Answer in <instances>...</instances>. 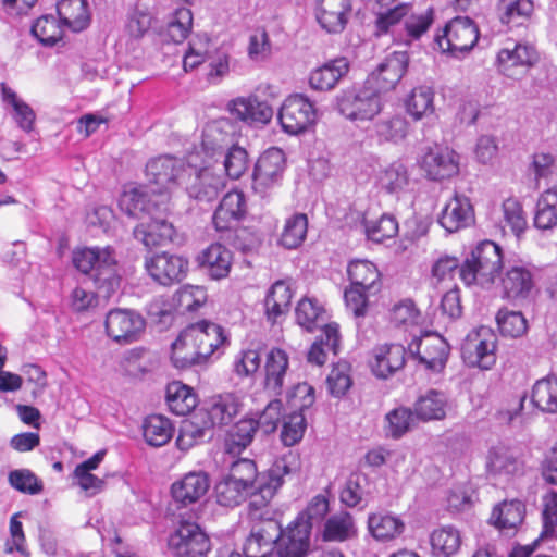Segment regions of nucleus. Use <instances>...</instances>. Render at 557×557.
Segmentation results:
<instances>
[{
  "label": "nucleus",
  "instance_id": "obj_56",
  "mask_svg": "<svg viewBox=\"0 0 557 557\" xmlns=\"http://www.w3.org/2000/svg\"><path fill=\"white\" fill-rule=\"evenodd\" d=\"M60 18L53 15H42L32 26V34L45 46H53L63 36Z\"/></svg>",
  "mask_w": 557,
  "mask_h": 557
},
{
  "label": "nucleus",
  "instance_id": "obj_24",
  "mask_svg": "<svg viewBox=\"0 0 557 557\" xmlns=\"http://www.w3.org/2000/svg\"><path fill=\"white\" fill-rule=\"evenodd\" d=\"M405 361L406 349L403 345L384 344L373 349L370 367L375 376L387 379L403 369Z\"/></svg>",
  "mask_w": 557,
  "mask_h": 557
},
{
  "label": "nucleus",
  "instance_id": "obj_29",
  "mask_svg": "<svg viewBox=\"0 0 557 557\" xmlns=\"http://www.w3.org/2000/svg\"><path fill=\"white\" fill-rule=\"evenodd\" d=\"M525 517V505L519 499L504 500L494 507L490 522L506 534H513Z\"/></svg>",
  "mask_w": 557,
  "mask_h": 557
},
{
  "label": "nucleus",
  "instance_id": "obj_51",
  "mask_svg": "<svg viewBox=\"0 0 557 557\" xmlns=\"http://www.w3.org/2000/svg\"><path fill=\"white\" fill-rule=\"evenodd\" d=\"M251 490L227 475L220 480L214 487L216 503L223 507H236L245 502Z\"/></svg>",
  "mask_w": 557,
  "mask_h": 557
},
{
  "label": "nucleus",
  "instance_id": "obj_50",
  "mask_svg": "<svg viewBox=\"0 0 557 557\" xmlns=\"http://www.w3.org/2000/svg\"><path fill=\"white\" fill-rule=\"evenodd\" d=\"M199 350L191 342L184 336V330L171 346V361L177 369H187L193 366L202 364L205 360L198 354Z\"/></svg>",
  "mask_w": 557,
  "mask_h": 557
},
{
  "label": "nucleus",
  "instance_id": "obj_34",
  "mask_svg": "<svg viewBox=\"0 0 557 557\" xmlns=\"http://www.w3.org/2000/svg\"><path fill=\"white\" fill-rule=\"evenodd\" d=\"M318 119L315 107H280L278 120L282 128L293 135L305 132Z\"/></svg>",
  "mask_w": 557,
  "mask_h": 557
},
{
  "label": "nucleus",
  "instance_id": "obj_11",
  "mask_svg": "<svg viewBox=\"0 0 557 557\" xmlns=\"http://www.w3.org/2000/svg\"><path fill=\"white\" fill-rule=\"evenodd\" d=\"M495 349V335L488 329L481 327L467 335L461 346V355L468 366L488 370L496 361Z\"/></svg>",
  "mask_w": 557,
  "mask_h": 557
},
{
  "label": "nucleus",
  "instance_id": "obj_45",
  "mask_svg": "<svg viewBox=\"0 0 557 557\" xmlns=\"http://www.w3.org/2000/svg\"><path fill=\"white\" fill-rule=\"evenodd\" d=\"M258 429V422L253 418L239 420L227 434L226 451L233 455L240 454L251 444Z\"/></svg>",
  "mask_w": 557,
  "mask_h": 557
},
{
  "label": "nucleus",
  "instance_id": "obj_39",
  "mask_svg": "<svg viewBox=\"0 0 557 557\" xmlns=\"http://www.w3.org/2000/svg\"><path fill=\"white\" fill-rule=\"evenodd\" d=\"M211 429L199 412L195 413L190 419L182 422L176 438L177 447L181 450H188L195 445L203 443L207 435L209 438L211 437Z\"/></svg>",
  "mask_w": 557,
  "mask_h": 557
},
{
  "label": "nucleus",
  "instance_id": "obj_53",
  "mask_svg": "<svg viewBox=\"0 0 557 557\" xmlns=\"http://www.w3.org/2000/svg\"><path fill=\"white\" fill-rule=\"evenodd\" d=\"M173 432L172 422L161 414L149 416L144 423V437L150 446L165 445L172 438Z\"/></svg>",
  "mask_w": 557,
  "mask_h": 557
},
{
  "label": "nucleus",
  "instance_id": "obj_30",
  "mask_svg": "<svg viewBox=\"0 0 557 557\" xmlns=\"http://www.w3.org/2000/svg\"><path fill=\"white\" fill-rule=\"evenodd\" d=\"M246 213V200L242 191L227 193L213 214L218 231H225L236 224Z\"/></svg>",
  "mask_w": 557,
  "mask_h": 557
},
{
  "label": "nucleus",
  "instance_id": "obj_63",
  "mask_svg": "<svg viewBox=\"0 0 557 557\" xmlns=\"http://www.w3.org/2000/svg\"><path fill=\"white\" fill-rule=\"evenodd\" d=\"M329 499L325 495H315L308 504L307 508L298 515L294 522L306 524L311 533L314 523H320L329 512Z\"/></svg>",
  "mask_w": 557,
  "mask_h": 557
},
{
  "label": "nucleus",
  "instance_id": "obj_49",
  "mask_svg": "<svg viewBox=\"0 0 557 557\" xmlns=\"http://www.w3.org/2000/svg\"><path fill=\"white\" fill-rule=\"evenodd\" d=\"M347 272L352 286L373 290V293L379 290L380 273L372 262L368 260L351 261Z\"/></svg>",
  "mask_w": 557,
  "mask_h": 557
},
{
  "label": "nucleus",
  "instance_id": "obj_31",
  "mask_svg": "<svg viewBox=\"0 0 557 557\" xmlns=\"http://www.w3.org/2000/svg\"><path fill=\"white\" fill-rule=\"evenodd\" d=\"M486 469L493 475L510 476L522 471V462L510 447L499 443L490 448Z\"/></svg>",
  "mask_w": 557,
  "mask_h": 557
},
{
  "label": "nucleus",
  "instance_id": "obj_58",
  "mask_svg": "<svg viewBox=\"0 0 557 557\" xmlns=\"http://www.w3.org/2000/svg\"><path fill=\"white\" fill-rule=\"evenodd\" d=\"M500 20L504 24L520 25L534 10L532 0H500Z\"/></svg>",
  "mask_w": 557,
  "mask_h": 557
},
{
  "label": "nucleus",
  "instance_id": "obj_6",
  "mask_svg": "<svg viewBox=\"0 0 557 557\" xmlns=\"http://www.w3.org/2000/svg\"><path fill=\"white\" fill-rule=\"evenodd\" d=\"M479 28L467 16H457L449 21L442 35H436L434 44L442 53L461 59L471 51L479 40Z\"/></svg>",
  "mask_w": 557,
  "mask_h": 557
},
{
  "label": "nucleus",
  "instance_id": "obj_60",
  "mask_svg": "<svg viewBox=\"0 0 557 557\" xmlns=\"http://www.w3.org/2000/svg\"><path fill=\"white\" fill-rule=\"evenodd\" d=\"M306 428V413L290 411L283 419V428L281 432V440L283 444L289 447L297 444L304 437Z\"/></svg>",
  "mask_w": 557,
  "mask_h": 557
},
{
  "label": "nucleus",
  "instance_id": "obj_55",
  "mask_svg": "<svg viewBox=\"0 0 557 557\" xmlns=\"http://www.w3.org/2000/svg\"><path fill=\"white\" fill-rule=\"evenodd\" d=\"M223 162H218L216 169H222V174L231 180H238L248 169V154L238 146H231L222 156Z\"/></svg>",
  "mask_w": 557,
  "mask_h": 557
},
{
  "label": "nucleus",
  "instance_id": "obj_20",
  "mask_svg": "<svg viewBox=\"0 0 557 557\" xmlns=\"http://www.w3.org/2000/svg\"><path fill=\"white\" fill-rule=\"evenodd\" d=\"M351 0H319L315 4V20L329 34L342 33L349 20Z\"/></svg>",
  "mask_w": 557,
  "mask_h": 557
},
{
  "label": "nucleus",
  "instance_id": "obj_9",
  "mask_svg": "<svg viewBox=\"0 0 557 557\" xmlns=\"http://www.w3.org/2000/svg\"><path fill=\"white\" fill-rule=\"evenodd\" d=\"M418 163L431 181L449 180L459 173V154L440 144L422 148Z\"/></svg>",
  "mask_w": 557,
  "mask_h": 557
},
{
  "label": "nucleus",
  "instance_id": "obj_13",
  "mask_svg": "<svg viewBox=\"0 0 557 557\" xmlns=\"http://www.w3.org/2000/svg\"><path fill=\"white\" fill-rule=\"evenodd\" d=\"M169 547L177 557H199L210 549V540L197 523L182 521L170 536Z\"/></svg>",
  "mask_w": 557,
  "mask_h": 557
},
{
  "label": "nucleus",
  "instance_id": "obj_16",
  "mask_svg": "<svg viewBox=\"0 0 557 557\" xmlns=\"http://www.w3.org/2000/svg\"><path fill=\"white\" fill-rule=\"evenodd\" d=\"M282 535L277 520L252 522L249 536L244 545L246 557H270L275 550L276 541Z\"/></svg>",
  "mask_w": 557,
  "mask_h": 557
},
{
  "label": "nucleus",
  "instance_id": "obj_7",
  "mask_svg": "<svg viewBox=\"0 0 557 557\" xmlns=\"http://www.w3.org/2000/svg\"><path fill=\"white\" fill-rule=\"evenodd\" d=\"M185 171L184 162L172 156L151 159L146 165L148 186L158 198H162L164 210H170V191Z\"/></svg>",
  "mask_w": 557,
  "mask_h": 557
},
{
  "label": "nucleus",
  "instance_id": "obj_32",
  "mask_svg": "<svg viewBox=\"0 0 557 557\" xmlns=\"http://www.w3.org/2000/svg\"><path fill=\"white\" fill-rule=\"evenodd\" d=\"M232 252L221 244H212L199 257L200 265L213 280H221L228 275L232 267Z\"/></svg>",
  "mask_w": 557,
  "mask_h": 557
},
{
  "label": "nucleus",
  "instance_id": "obj_21",
  "mask_svg": "<svg viewBox=\"0 0 557 557\" xmlns=\"http://www.w3.org/2000/svg\"><path fill=\"white\" fill-rule=\"evenodd\" d=\"M242 404L233 393H225L209 398L198 412L211 428L231 423L238 414Z\"/></svg>",
  "mask_w": 557,
  "mask_h": 557
},
{
  "label": "nucleus",
  "instance_id": "obj_42",
  "mask_svg": "<svg viewBox=\"0 0 557 557\" xmlns=\"http://www.w3.org/2000/svg\"><path fill=\"white\" fill-rule=\"evenodd\" d=\"M368 528L375 540L385 542L398 537L405 530V523L397 516L379 512L369 516Z\"/></svg>",
  "mask_w": 557,
  "mask_h": 557
},
{
  "label": "nucleus",
  "instance_id": "obj_25",
  "mask_svg": "<svg viewBox=\"0 0 557 557\" xmlns=\"http://www.w3.org/2000/svg\"><path fill=\"white\" fill-rule=\"evenodd\" d=\"M536 60L534 47L527 44H515L512 48L506 47L497 54L498 70L508 77H516L519 70L530 67Z\"/></svg>",
  "mask_w": 557,
  "mask_h": 557
},
{
  "label": "nucleus",
  "instance_id": "obj_19",
  "mask_svg": "<svg viewBox=\"0 0 557 557\" xmlns=\"http://www.w3.org/2000/svg\"><path fill=\"white\" fill-rule=\"evenodd\" d=\"M534 287V275L525 265H510L500 276V296L511 301L529 298Z\"/></svg>",
  "mask_w": 557,
  "mask_h": 557
},
{
  "label": "nucleus",
  "instance_id": "obj_41",
  "mask_svg": "<svg viewBox=\"0 0 557 557\" xmlns=\"http://www.w3.org/2000/svg\"><path fill=\"white\" fill-rule=\"evenodd\" d=\"M446 407L447 398L445 394L430 389L416 400L413 410L418 420L432 421L444 419L446 416Z\"/></svg>",
  "mask_w": 557,
  "mask_h": 557
},
{
  "label": "nucleus",
  "instance_id": "obj_46",
  "mask_svg": "<svg viewBox=\"0 0 557 557\" xmlns=\"http://www.w3.org/2000/svg\"><path fill=\"white\" fill-rule=\"evenodd\" d=\"M432 554L435 557H450L455 555L461 545L459 530L451 525L434 530L430 535Z\"/></svg>",
  "mask_w": 557,
  "mask_h": 557
},
{
  "label": "nucleus",
  "instance_id": "obj_3",
  "mask_svg": "<svg viewBox=\"0 0 557 557\" xmlns=\"http://www.w3.org/2000/svg\"><path fill=\"white\" fill-rule=\"evenodd\" d=\"M433 23V9L423 12H411V7L401 3L377 18V29L381 33L391 32L394 41L409 46L413 40L420 39Z\"/></svg>",
  "mask_w": 557,
  "mask_h": 557
},
{
  "label": "nucleus",
  "instance_id": "obj_22",
  "mask_svg": "<svg viewBox=\"0 0 557 557\" xmlns=\"http://www.w3.org/2000/svg\"><path fill=\"white\" fill-rule=\"evenodd\" d=\"M310 532L306 524L292 522L276 541L270 557H306L310 550Z\"/></svg>",
  "mask_w": 557,
  "mask_h": 557
},
{
  "label": "nucleus",
  "instance_id": "obj_43",
  "mask_svg": "<svg viewBox=\"0 0 557 557\" xmlns=\"http://www.w3.org/2000/svg\"><path fill=\"white\" fill-rule=\"evenodd\" d=\"M341 343L338 325L333 323L325 326L321 336L311 345L308 361L318 366L324 364L327 352L337 355Z\"/></svg>",
  "mask_w": 557,
  "mask_h": 557
},
{
  "label": "nucleus",
  "instance_id": "obj_37",
  "mask_svg": "<svg viewBox=\"0 0 557 557\" xmlns=\"http://www.w3.org/2000/svg\"><path fill=\"white\" fill-rule=\"evenodd\" d=\"M297 324L307 332H314L318 329L324 331L327 323V314L322 306L312 298H302L295 310Z\"/></svg>",
  "mask_w": 557,
  "mask_h": 557
},
{
  "label": "nucleus",
  "instance_id": "obj_5",
  "mask_svg": "<svg viewBox=\"0 0 557 557\" xmlns=\"http://www.w3.org/2000/svg\"><path fill=\"white\" fill-rule=\"evenodd\" d=\"M503 265L500 247L492 240H483L472 250L460 268V278L467 285L488 287L494 283Z\"/></svg>",
  "mask_w": 557,
  "mask_h": 557
},
{
  "label": "nucleus",
  "instance_id": "obj_8",
  "mask_svg": "<svg viewBox=\"0 0 557 557\" xmlns=\"http://www.w3.org/2000/svg\"><path fill=\"white\" fill-rule=\"evenodd\" d=\"M408 352L425 370L440 373L446 367L450 346L443 336L426 332L409 343Z\"/></svg>",
  "mask_w": 557,
  "mask_h": 557
},
{
  "label": "nucleus",
  "instance_id": "obj_48",
  "mask_svg": "<svg viewBox=\"0 0 557 557\" xmlns=\"http://www.w3.org/2000/svg\"><path fill=\"white\" fill-rule=\"evenodd\" d=\"M166 404L174 414L185 416L195 409L197 397L190 387L180 382H172L166 387Z\"/></svg>",
  "mask_w": 557,
  "mask_h": 557
},
{
  "label": "nucleus",
  "instance_id": "obj_47",
  "mask_svg": "<svg viewBox=\"0 0 557 557\" xmlns=\"http://www.w3.org/2000/svg\"><path fill=\"white\" fill-rule=\"evenodd\" d=\"M307 232V214L299 212L294 213L285 220L277 243L286 249H296L305 242Z\"/></svg>",
  "mask_w": 557,
  "mask_h": 557
},
{
  "label": "nucleus",
  "instance_id": "obj_2",
  "mask_svg": "<svg viewBox=\"0 0 557 557\" xmlns=\"http://www.w3.org/2000/svg\"><path fill=\"white\" fill-rule=\"evenodd\" d=\"M73 264L82 273L90 275L96 288L104 298H110L119 289L121 276L111 247L77 249L73 252Z\"/></svg>",
  "mask_w": 557,
  "mask_h": 557
},
{
  "label": "nucleus",
  "instance_id": "obj_44",
  "mask_svg": "<svg viewBox=\"0 0 557 557\" xmlns=\"http://www.w3.org/2000/svg\"><path fill=\"white\" fill-rule=\"evenodd\" d=\"M534 226L541 231L557 227V188H548L539 198L534 214Z\"/></svg>",
  "mask_w": 557,
  "mask_h": 557
},
{
  "label": "nucleus",
  "instance_id": "obj_62",
  "mask_svg": "<svg viewBox=\"0 0 557 557\" xmlns=\"http://www.w3.org/2000/svg\"><path fill=\"white\" fill-rule=\"evenodd\" d=\"M262 474L258 472L253 460L240 458L232 462L227 476L252 491Z\"/></svg>",
  "mask_w": 557,
  "mask_h": 557
},
{
  "label": "nucleus",
  "instance_id": "obj_28",
  "mask_svg": "<svg viewBox=\"0 0 557 557\" xmlns=\"http://www.w3.org/2000/svg\"><path fill=\"white\" fill-rule=\"evenodd\" d=\"M231 146H233V137L224 131L223 122L208 123L202 132V162L218 164V160Z\"/></svg>",
  "mask_w": 557,
  "mask_h": 557
},
{
  "label": "nucleus",
  "instance_id": "obj_52",
  "mask_svg": "<svg viewBox=\"0 0 557 557\" xmlns=\"http://www.w3.org/2000/svg\"><path fill=\"white\" fill-rule=\"evenodd\" d=\"M531 401L543 412L557 413V380L541 379L533 385Z\"/></svg>",
  "mask_w": 557,
  "mask_h": 557
},
{
  "label": "nucleus",
  "instance_id": "obj_33",
  "mask_svg": "<svg viewBox=\"0 0 557 557\" xmlns=\"http://www.w3.org/2000/svg\"><path fill=\"white\" fill-rule=\"evenodd\" d=\"M288 368V356L280 349H271L264 364V387L274 395H280L284 385V379Z\"/></svg>",
  "mask_w": 557,
  "mask_h": 557
},
{
  "label": "nucleus",
  "instance_id": "obj_36",
  "mask_svg": "<svg viewBox=\"0 0 557 557\" xmlns=\"http://www.w3.org/2000/svg\"><path fill=\"white\" fill-rule=\"evenodd\" d=\"M61 23L73 32L84 30L90 22L87 0H61L57 4Z\"/></svg>",
  "mask_w": 557,
  "mask_h": 557
},
{
  "label": "nucleus",
  "instance_id": "obj_17",
  "mask_svg": "<svg viewBox=\"0 0 557 557\" xmlns=\"http://www.w3.org/2000/svg\"><path fill=\"white\" fill-rule=\"evenodd\" d=\"M149 275L161 285L182 281L188 270V261L181 256L162 252L146 259Z\"/></svg>",
  "mask_w": 557,
  "mask_h": 557
},
{
  "label": "nucleus",
  "instance_id": "obj_10",
  "mask_svg": "<svg viewBox=\"0 0 557 557\" xmlns=\"http://www.w3.org/2000/svg\"><path fill=\"white\" fill-rule=\"evenodd\" d=\"M189 168L195 170V174L194 180L186 187L188 196L201 202L215 200L225 188L222 169H216V164L210 162H202V165L197 169L193 157L189 159Z\"/></svg>",
  "mask_w": 557,
  "mask_h": 557
},
{
  "label": "nucleus",
  "instance_id": "obj_61",
  "mask_svg": "<svg viewBox=\"0 0 557 557\" xmlns=\"http://www.w3.org/2000/svg\"><path fill=\"white\" fill-rule=\"evenodd\" d=\"M496 321L500 333L508 337H519L528 329L527 320L519 311L500 309L496 315Z\"/></svg>",
  "mask_w": 557,
  "mask_h": 557
},
{
  "label": "nucleus",
  "instance_id": "obj_23",
  "mask_svg": "<svg viewBox=\"0 0 557 557\" xmlns=\"http://www.w3.org/2000/svg\"><path fill=\"white\" fill-rule=\"evenodd\" d=\"M474 221V211L470 199L465 195L455 194L442 209L438 216L440 225L447 233H455L470 226Z\"/></svg>",
  "mask_w": 557,
  "mask_h": 557
},
{
  "label": "nucleus",
  "instance_id": "obj_57",
  "mask_svg": "<svg viewBox=\"0 0 557 557\" xmlns=\"http://www.w3.org/2000/svg\"><path fill=\"white\" fill-rule=\"evenodd\" d=\"M193 26V13L187 8H180L170 16L164 36L175 44L183 42Z\"/></svg>",
  "mask_w": 557,
  "mask_h": 557
},
{
  "label": "nucleus",
  "instance_id": "obj_54",
  "mask_svg": "<svg viewBox=\"0 0 557 557\" xmlns=\"http://www.w3.org/2000/svg\"><path fill=\"white\" fill-rule=\"evenodd\" d=\"M417 417L414 410L408 407H397L385 416V433L394 440L400 438L414 425Z\"/></svg>",
  "mask_w": 557,
  "mask_h": 557
},
{
  "label": "nucleus",
  "instance_id": "obj_15",
  "mask_svg": "<svg viewBox=\"0 0 557 557\" xmlns=\"http://www.w3.org/2000/svg\"><path fill=\"white\" fill-rule=\"evenodd\" d=\"M119 206L127 215L137 219L145 215L150 218L156 213L165 214L169 211L164 210L162 198H158L148 185L125 190L120 197Z\"/></svg>",
  "mask_w": 557,
  "mask_h": 557
},
{
  "label": "nucleus",
  "instance_id": "obj_18",
  "mask_svg": "<svg viewBox=\"0 0 557 557\" xmlns=\"http://www.w3.org/2000/svg\"><path fill=\"white\" fill-rule=\"evenodd\" d=\"M285 169V158L282 149L273 147L268 149L258 159L253 171V187L257 191L265 190L276 185Z\"/></svg>",
  "mask_w": 557,
  "mask_h": 557
},
{
  "label": "nucleus",
  "instance_id": "obj_59",
  "mask_svg": "<svg viewBox=\"0 0 557 557\" xmlns=\"http://www.w3.org/2000/svg\"><path fill=\"white\" fill-rule=\"evenodd\" d=\"M368 478L362 473H351L341 492V502L347 507L360 505L367 495L366 485Z\"/></svg>",
  "mask_w": 557,
  "mask_h": 557
},
{
  "label": "nucleus",
  "instance_id": "obj_14",
  "mask_svg": "<svg viewBox=\"0 0 557 557\" xmlns=\"http://www.w3.org/2000/svg\"><path fill=\"white\" fill-rule=\"evenodd\" d=\"M106 331L114 342L129 344L137 341L145 330L144 318L128 309L110 310L106 318Z\"/></svg>",
  "mask_w": 557,
  "mask_h": 557
},
{
  "label": "nucleus",
  "instance_id": "obj_1",
  "mask_svg": "<svg viewBox=\"0 0 557 557\" xmlns=\"http://www.w3.org/2000/svg\"><path fill=\"white\" fill-rule=\"evenodd\" d=\"M300 468L299 456L293 451L276 459L272 467L259 479V483L249 493L247 515L250 522L276 520V511L271 506L277 490L284 483V476L295 473Z\"/></svg>",
  "mask_w": 557,
  "mask_h": 557
},
{
  "label": "nucleus",
  "instance_id": "obj_27",
  "mask_svg": "<svg viewBox=\"0 0 557 557\" xmlns=\"http://www.w3.org/2000/svg\"><path fill=\"white\" fill-rule=\"evenodd\" d=\"M209 487L208 474L203 471H193L172 484L171 494L176 503L186 506L201 499Z\"/></svg>",
  "mask_w": 557,
  "mask_h": 557
},
{
  "label": "nucleus",
  "instance_id": "obj_64",
  "mask_svg": "<svg viewBox=\"0 0 557 557\" xmlns=\"http://www.w3.org/2000/svg\"><path fill=\"white\" fill-rule=\"evenodd\" d=\"M314 401V388L306 382L296 384L287 392V405L292 412L306 413Z\"/></svg>",
  "mask_w": 557,
  "mask_h": 557
},
{
  "label": "nucleus",
  "instance_id": "obj_35",
  "mask_svg": "<svg viewBox=\"0 0 557 557\" xmlns=\"http://www.w3.org/2000/svg\"><path fill=\"white\" fill-rule=\"evenodd\" d=\"M349 71V63L345 58L334 59L311 72L309 83L317 90H330Z\"/></svg>",
  "mask_w": 557,
  "mask_h": 557
},
{
  "label": "nucleus",
  "instance_id": "obj_12",
  "mask_svg": "<svg viewBox=\"0 0 557 557\" xmlns=\"http://www.w3.org/2000/svg\"><path fill=\"white\" fill-rule=\"evenodd\" d=\"M186 336L197 347L205 362L214 354L221 355L227 344L224 329L211 321L201 320L184 329Z\"/></svg>",
  "mask_w": 557,
  "mask_h": 557
},
{
  "label": "nucleus",
  "instance_id": "obj_40",
  "mask_svg": "<svg viewBox=\"0 0 557 557\" xmlns=\"http://www.w3.org/2000/svg\"><path fill=\"white\" fill-rule=\"evenodd\" d=\"M357 535V527L352 516L341 511L329 517L322 530L324 542H345Z\"/></svg>",
  "mask_w": 557,
  "mask_h": 557
},
{
  "label": "nucleus",
  "instance_id": "obj_38",
  "mask_svg": "<svg viewBox=\"0 0 557 557\" xmlns=\"http://www.w3.org/2000/svg\"><path fill=\"white\" fill-rule=\"evenodd\" d=\"M293 298L292 285L288 281H276L270 288L264 300L265 314L272 322L288 312Z\"/></svg>",
  "mask_w": 557,
  "mask_h": 557
},
{
  "label": "nucleus",
  "instance_id": "obj_4",
  "mask_svg": "<svg viewBox=\"0 0 557 557\" xmlns=\"http://www.w3.org/2000/svg\"><path fill=\"white\" fill-rule=\"evenodd\" d=\"M408 64L407 51H394L386 55L363 86L354 92V101H373L381 92L394 89L407 72Z\"/></svg>",
  "mask_w": 557,
  "mask_h": 557
},
{
  "label": "nucleus",
  "instance_id": "obj_26",
  "mask_svg": "<svg viewBox=\"0 0 557 557\" xmlns=\"http://www.w3.org/2000/svg\"><path fill=\"white\" fill-rule=\"evenodd\" d=\"M175 228L173 224L163 218V214L156 213L147 222H140L134 228V237L146 247L162 246L173 242Z\"/></svg>",
  "mask_w": 557,
  "mask_h": 557
}]
</instances>
